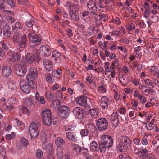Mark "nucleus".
I'll return each mask as SVG.
<instances>
[{
	"instance_id": "60",
	"label": "nucleus",
	"mask_w": 159,
	"mask_h": 159,
	"mask_svg": "<svg viewBox=\"0 0 159 159\" xmlns=\"http://www.w3.org/2000/svg\"><path fill=\"white\" fill-rule=\"evenodd\" d=\"M5 2V0H0V10H3L6 9V7L3 4Z\"/></svg>"
},
{
	"instance_id": "64",
	"label": "nucleus",
	"mask_w": 159,
	"mask_h": 159,
	"mask_svg": "<svg viewBox=\"0 0 159 159\" xmlns=\"http://www.w3.org/2000/svg\"><path fill=\"white\" fill-rule=\"evenodd\" d=\"M120 94L118 92H115L114 95V98L115 99L116 101H118L120 98Z\"/></svg>"
},
{
	"instance_id": "58",
	"label": "nucleus",
	"mask_w": 159,
	"mask_h": 159,
	"mask_svg": "<svg viewBox=\"0 0 159 159\" xmlns=\"http://www.w3.org/2000/svg\"><path fill=\"white\" fill-rule=\"evenodd\" d=\"M119 113L121 114H125L126 112V109L125 107H122L119 109Z\"/></svg>"
},
{
	"instance_id": "44",
	"label": "nucleus",
	"mask_w": 159,
	"mask_h": 159,
	"mask_svg": "<svg viewBox=\"0 0 159 159\" xmlns=\"http://www.w3.org/2000/svg\"><path fill=\"white\" fill-rule=\"evenodd\" d=\"M20 110L21 112L24 114L29 115L30 114V111L29 109L25 106H23L20 108Z\"/></svg>"
},
{
	"instance_id": "53",
	"label": "nucleus",
	"mask_w": 159,
	"mask_h": 159,
	"mask_svg": "<svg viewBox=\"0 0 159 159\" xmlns=\"http://www.w3.org/2000/svg\"><path fill=\"white\" fill-rule=\"evenodd\" d=\"M111 122L112 126L114 127H116L119 124V119H117L114 120H111Z\"/></svg>"
},
{
	"instance_id": "7",
	"label": "nucleus",
	"mask_w": 159,
	"mask_h": 159,
	"mask_svg": "<svg viewBox=\"0 0 159 159\" xmlns=\"http://www.w3.org/2000/svg\"><path fill=\"white\" fill-rule=\"evenodd\" d=\"M28 37L30 39L29 44L32 47H35L41 41L40 37L35 35L33 33L29 32L27 33Z\"/></svg>"
},
{
	"instance_id": "46",
	"label": "nucleus",
	"mask_w": 159,
	"mask_h": 159,
	"mask_svg": "<svg viewBox=\"0 0 159 159\" xmlns=\"http://www.w3.org/2000/svg\"><path fill=\"white\" fill-rule=\"evenodd\" d=\"M88 131L85 129H82L80 132V134L82 137L87 136L88 135Z\"/></svg>"
},
{
	"instance_id": "8",
	"label": "nucleus",
	"mask_w": 159,
	"mask_h": 159,
	"mask_svg": "<svg viewBox=\"0 0 159 159\" xmlns=\"http://www.w3.org/2000/svg\"><path fill=\"white\" fill-rule=\"evenodd\" d=\"M70 112L69 108L65 105H61L58 111L59 115L63 118H66Z\"/></svg>"
},
{
	"instance_id": "47",
	"label": "nucleus",
	"mask_w": 159,
	"mask_h": 159,
	"mask_svg": "<svg viewBox=\"0 0 159 159\" xmlns=\"http://www.w3.org/2000/svg\"><path fill=\"white\" fill-rule=\"evenodd\" d=\"M120 43L122 44H128L129 43V40L128 38H122L120 40Z\"/></svg>"
},
{
	"instance_id": "1",
	"label": "nucleus",
	"mask_w": 159,
	"mask_h": 159,
	"mask_svg": "<svg viewBox=\"0 0 159 159\" xmlns=\"http://www.w3.org/2000/svg\"><path fill=\"white\" fill-rule=\"evenodd\" d=\"M101 139L99 145L100 151L102 152H104L106 148H109L112 146L113 141L112 138L107 134L101 135Z\"/></svg>"
},
{
	"instance_id": "50",
	"label": "nucleus",
	"mask_w": 159,
	"mask_h": 159,
	"mask_svg": "<svg viewBox=\"0 0 159 159\" xmlns=\"http://www.w3.org/2000/svg\"><path fill=\"white\" fill-rule=\"evenodd\" d=\"M21 143L23 146H25L28 145L29 142L26 139L23 138L21 139Z\"/></svg>"
},
{
	"instance_id": "35",
	"label": "nucleus",
	"mask_w": 159,
	"mask_h": 159,
	"mask_svg": "<svg viewBox=\"0 0 159 159\" xmlns=\"http://www.w3.org/2000/svg\"><path fill=\"white\" fill-rule=\"evenodd\" d=\"M45 79L46 81L50 84H52L53 82L52 79V77L51 74H48L45 76Z\"/></svg>"
},
{
	"instance_id": "5",
	"label": "nucleus",
	"mask_w": 159,
	"mask_h": 159,
	"mask_svg": "<svg viewBox=\"0 0 159 159\" xmlns=\"http://www.w3.org/2000/svg\"><path fill=\"white\" fill-rule=\"evenodd\" d=\"M37 71L36 69L34 67H31L29 69V73L26 75L27 81H29L30 83L31 81L34 83L33 87L36 88L37 84L35 81V78L37 77Z\"/></svg>"
},
{
	"instance_id": "26",
	"label": "nucleus",
	"mask_w": 159,
	"mask_h": 159,
	"mask_svg": "<svg viewBox=\"0 0 159 159\" xmlns=\"http://www.w3.org/2000/svg\"><path fill=\"white\" fill-rule=\"evenodd\" d=\"M42 118L45 117H50L52 116V114L50 110L48 109H46L42 112Z\"/></svg>"
},
{
	"instance_id": "13",
	"label": "nucleus",
	"mask_w": 159,
	"mask_h": 159,
	"mask_svg": "<svg viewBox=\"0 0 159 159\" xmlns=\"http://www.w3.org/2000/svg\"><path fill=\"white\" fill-rule=\"evenodd\" d=\"M87 6L89 11L92 14L97 16V7L95 2L92 0H89L87 2Z\"/></svg>"
},
{
	"instance_id": "38",
	"label": "nucleus",
	"mask_w": 159,
	"mask_h": 159,
	"mask_svg": "<svg viewBox=\"0 0 159 159\" xmlns=\"http://www.w3.org/2000/svg\"><path fill=\"white\" fill-rule=\"evenodd\" d=\"M22 27L21 24L19 22H16L12 26V29L14 30H15L16 29H20Z\"/></svg>"
},
{
	"instance_id": "31",
	"label": "nucleus",
	"mask_w": 159,
	"mask_h": 159,
	"mask_svg": "<svg viewBox=\"0 0 159 159\" xmlns=\"http://www.w3.org/2000/svg\"><path fill=\"white\" fill-rule=\"evenodd\" d=\"M104 67L106 72L109 73L112 71L113 68L109 66L110 65L109 62H105L104 63Z\"/></svg>"
},
{
	"instance_id": "54",
	"label": "nucleus",
	"mask_w": 159,
	"mask_h": 159,
	"mask_svg": "<svg viewBox=\"0 0 159 159\" xmlns=\"http://www.w3.org/2000/svg\"><path fill=\"white\" fill-rule=\"evenodd\" d=\"M43 155V153L41 150L40 149H38L37 150L36 157L37 158H41Z\"/></svg>"
},
{
	"instance_id": "12",
	"label": "nucleus",
	"mask_w": 159,
	"mask_h": 159,
	"mask_svg": "<svg viewBox=\"0 0 159 159\" xmlns=\"http://www.w3.org/2000/svg\"><path fill=\"white\" fill-rule=\"evenodd\" d=\"M51 53L50 46L48 45H43L39 48V55L44 57L49 56Z\"/></svg>"
},
{
	"instance_id": "61",
	"label": "nucleus",
	"mask_w": 159,
	"mask_h": 159,
	"mask_svg": "<svg viewBox=\"0 0 159 159\" xmlns=\"http://www.w3.org/2000/svg\"><path fill=\"white\" fill-rule=\"evenodd\" d=\"M135 112L134 111H129L128 113L129 117L131 119H134L135 117L134 115Z\"/></svg>"
},
{
	"instance_id": "30",
	"label": "nucleus",
	"mask_w": 159,
	"mask_h": 159,
	"mask_svg": "<svg viewBox=\"0 0 159 159\" xmlns=\"http://www.w3.org/2000/svg\"><path fill=\"white\" fill-rule=\"evenodd\" d=\"M71 148L77 153H80V152L81 147L77 144H72L71 146Z\"/></svg>"
},
{
	"instance_id": "11",
	"label": "nucleus",
	"mask_w": 159,
	"mask_h": 159,
	"mask_svg": "<svg viewBox=\"0 0 159 159\" xmlns=\"http://www.w3.org/2000/svg\"><path fill=\"white\" fill-rule=\"evenodd\" d=\"M29 132L31 138H35L38 134L39 132L37 126L34 122H32L30 124Z\"/></svg>"
},
{
	"instance_id": "57",
	"label": "nucleus",
	"mask_w": 159,
	"mask_h": 159,
	"mask_svg": "<svg viewBox=\"0 0 159 159\" xmlns=\"http://www.w3.org/2000/svg\"><path fill=\"white\" fill-rule=\"evenodd\" d=\"M90 113L91 115L93 116H96L98 115L97 111L94 109H90Z\"/></svg>"
},
{
	"instance_id": "21",
	"label": "nucleus",
	"mask_w": 159,
	"mask_h": 159,
	"mask_svg": "<svg viewBox=\"0 0 159 159\" xmlns=\"http://www.w3.org/2000/svg\"><path fill=\"white\" fill-rule=\"evenodd\" d=\"M61 55V53L57 50L53 51L52 52V57L57 62H59L60 61V57Z\"/></svg>"
},
{
	"instance_id": "17",
	"label": "nucleus",
	"mask_w": 159,
	"mask_h": 159,
	"mask_svg": "<svg viewBox=\"0 0 159 159\" xmlns=\"http://www.w3.org/2000/svg\"><path fill=\"white\" fill-rule=\"evenodd\" d=\"M138 149H135L134 152L135 153L138 154L139 157H146V155L148 154V152L146 149L144 147H142L140 148L139 151L138 152Z\"/></svg>"
},
{
	"instance_id": "27",
	"label": "nucleus",
	"mask_w": 159,
	"mask_h": 159,
	"mask_svg": "<svg viewBox=\"0 0 159 159\" xmlns=\"http://www.w3.org/2000/svg\"><path fill=\"white\" fill-rule=\"evenodd\" d=\"M43 120L44 124L47 125L49 126L52 123V116L49 117H45L43 118Z\"/></svg>"
},
{
	"instance_id": "37",
	"label": "nucleus",
	"mask_w": 159,
	"mask_h": 159,
	"mask_svg": "<svg viewBox=\"0 0 159 159\" xmlns=\"http://www.w3.org/2000/svg\"><path fill=\"white\" fill-rule=\"evenodd\" d=\"M55 142L57 147L59 146L61 147L63 144V140L61 138L58 137L56 139Z\"/></svg>"
},
{
	"instance_id": "4",
	"label": "nucleus",
	"mask_w": 159,
	"mask_h": 159,
	"mask_svg": "<svg viewBox=\"0 0 159 159\" xmlns=\"http://www.w3.org/2000/svg\"><path fill=\"white\" fill-rule=\"evenodd\" d=\"M32 81H31L30 83L29 81H27L23 79H21L19 83V84L21 90L25 93L29 94L31 88L33 89H35L36 88L33 87L34 85Z\"/></svg>"
},
{
	"instance_id": "52",
	"label": "nucleus",
	"mask_w": 159,
	"mask_h": 159,
	"mask_svg": "<svg viewBox=\"0 0 159 159\" xmlns=\"http://www.w3.org/2000/svg\"><path fill=\"white\" fill-rule=\"evenodd\" d=\"M117 119H118L117 113L116 112H113L111 115V120H114Z\"/></svg>"
},
{
	"instance_id": "28",
	"label": "nucleus",
	"mask_w": 159,
	"mask_h": 159,
	"mask_svg": "<svg viewBox=\"0 0 159 159\" xmlns=\"http://www.w3.org/2000/svg\"><path fill=\"white\" fill-rule=\"evenodd\" d=\"M45 96L48 100L52 101L54 98L53 94L48 91H47L45 93Z\"/></svg>"
},
{
	"instance_id": "36",
	"label": "nucleus",
	"mask_w": 159,
	"mask_h": 159,
	"mask_svg": "<svg viewBox=\"0 0 159 159\" xmlns=\"http://www.w3.org/2000/svg\"><path fill=\"white\" fill-rule=\"evenodd\" d=\"M95 77L92 75L88 76L86 79V80L88 83L92 84L93 83L95 80Z\"/></svg>"
},
{
	"instance_id": "20",
	"label": "nucleus",
	"mask_w": 159,
	"mask_h": 159,
	"mask_svg": "<svg viewBox=\"0 0 159 159\" xmlns=\"http://www.w3.org/2000/svg\"><path fill=\"white\" fill-rule=\"evenodd\" d=\"M72 112L75 116L81 119L83 117V112L82 109L80 107H77L74 108Z\"/></svg>"
},
{
	"instance_id": "10",
	"label": "nucleus",
	"mask_w": 159,
	"mask_h": 159,
	"mask_svg": "<svg viewBox=\"0 0 159 159\" xmlns=\"http://www.w3.org/2000/svg\"><path fill=\"white\" fill-rule=\"evenodd\" d=\"M15 70L17 75L22 76L25 75L27 72V67L24 64H17L15 66Z\"/></svg>"
},
{
	"instance_id": "48",
	"label": "nucleus",
	"mask_w": 159,
	"mask_h": 159,
	"mask_svg": "<svg viewBox=\"0 0 159 159\" xmlns=\"http://www.w3.org/2000/svg\"><path fill=\"white\" fill-rule=\"evenodd\" d=\"M15 134V132H11L10 134H7L6 135V138L7 139L10 140L14 138Z\"/></svg>"
},
{
	"instance_id": "43",
	"label": "nucleus",
	"mask_w": 159,
	"mask_h": 159,
	"mask_svg": "<svg viewBox=\"0 0 159 159\" xmlns=\"http://www.w3.org/2000/svg\"><path fill=\"white\" fill-rule=\"evenodd\" d=\"M3 34L5 36L7 37H10L12 34L11 33V31L9 28H7L4 30L3 31Z\"/></svg>"
},
{
	"instance_id": "55",
	"label": "nucleus",
	"mask_w": 159,
	"mask_h": 159,
	"mask_svg": "<svg viewBox=\"0 0 159 159\" xmlns=\"http://www.w3.org/2000/svg\"><path fill=\"white\" fill-rule=\"evenodd\" d=\"M131 102L133 105V109H135L138 105V102L136 100L134 99L131 100Z\"/></svg>"
},
{
	"instance_id": "18",
	"label": "nucleus",
	"mask_w": 159,
	"mask_h": 159,
	"mask_svg": "<svg viewBox=\"0 0 159 159\" xmlns=\"http://www.w3.org/2000/svg\"><path fill=\"white\" fill-rule=\"evenodd\" d=\"M87 97L85 96H80L75 99L76 103L79 105L84 106L87 104Z\"/></svg>"
},
{
	"instance_id": "16",
	"label": "nucleus",
	"mask_w": 159,
	"mask_h": 159,
	"mask_svg": "<svg viewBox=\"0 0 159 159\" xmlns=\"http://www.w3.org/2000/svg\"><path fill=\"white\" fill-rule=\"evenodd\" d=\"M43 64L45 70L50 71L53 69V64L51 61L47 59H44L43 60Z\"/></svg>"
},
{
	"instance_id": "22",
	"label": "nucleus",
	"mask_w": 159,
	"mask_h": 159,
	"mask_svg": "<svg viewBox=\"0 0 159 159\" xmlns=\"http://www.w3.org/2000/svg\"><path fill=\"white\" fill-rule=\"evenodd\" d=\"M66 137L69 140L75 142L77 140V137L75 134L73 132H68L66 133Z\"/></svg>"
},
{
	"instance_id": "40",
	"label": "nucleus",
	"mask_w": 159,
	"mask_h": 159,
	"mask_svg": "<svg viewBox=\"0 0 159 159\" xmlns=\"http://www.w3.org/2000/svg\"><path fill=\"white\" fill-rule=\"evenodd\" d=\"M42 148L45 150H47L48 149L49 147V149H50L51 150H52V146L51 145H50L48 144V143L47 142L44 141L43 144L42 145Z\"/></svg>"
},
{
	"instance_id": "63",
	"label": "nucleus",
	"mask_w": 159,
	"mask_h": 159,
	"mask_svg": "<svg viewBox=\"0 0 159 159\" xmlns=\"http://www.w3.org/2000/svg\"><path fill=\"white\" fill-rule=\"evenodd\" d=\"M8 102L10 104H15L16 102V100L14 98H10L8 100Z\"/></svg>"
},
{
	"instance_id": "29",
	"label": "nucleus",
	"mask_w": 159,
	"mask_h": 159,
	"mask_svg": "<svg viewBox=\"0 0 159 159\" xmlns=\"http://www.w3.org/2000/svg\"><path fill=\"white\" fill-rule=\"evenodd\" d=\"M24 102L28 107H31L34 105L32 99L30 98H26L24 100Z\"/></svg>"
},
{
	"instance_id": "6",
	"label": "nucleus",
	"mask_w": 159,
	"mask_h": 159,
	"mask_svg": "<svg viewBox=\"0 0 159 159\" xmlns=\"http://www.w3.org/2000/svg\"><path fill=\"white\" fill-rule=\"evenodd\" d=\"M70 5V8L71 10L69 12V14L72 19L78 20L79 16L78 11L80 9V7L78 4L75 3H69Z\"/></svg>"
},
{
	"instance_id": "34",
	"label": "nucleus",
	"mask_w": 159,
	"mask_h": 159,
	"mask_svg": "<svg viewBox=\"0 0 159 159\" xmlns=\"http://www.w3.org/2000/svg\"><path fill=\"white\" fill-rule=\"evenodd\" d=\"M12 57L14 61H18L20 58L21 55L18 52H14L12 54Z\"/></svg>"
},
{
	"instance_id": "19",
	"label": "nucleus",
	"mask_w": 159,
	"mask_h": 159,
	"mask_svg": "<svg viewBox=\"0 0 159 159\" xmlns=\"http://www.w3.org/2000/svg\"><path fill=\"white\" fill-rule=\"evenodd\" d=\"M12 72V69L10 66H4L2 68V74L4 77H9L11 75Z\"/></svg>"
},
{
	"instance_id": "32",
	"label": "nucleus",
	"mask_w": 159,
	"mask_h": 159,
	"mask_svg": "<svg viewBox=\"0 0 159 159\" xmlns=\"http://www.w3.org/2000/svg\"><path fill=\"white\" fill-rule=\"evenodd\" d=\"M139 88L141 90L142 92L146 95H148L149 93V91L148 88L145 86L143 85H140Z\"/></svg>"
},
{
	"instance_id": "45",
	"label": "nucleus",
	"mask_w": 159,
	"mask_h": 159,
	"mask_svg": "<svg viewBox=\"0 0 159 159\" xmlns=\"http://www.w3.org/2000/svg\"><path fill=\"white\" fill-rule=\"evenodd\" d=\"M94 27L90 26L88 28V32L90 35H93L94 34Z\"/></svg>"
},
{
	"instance_id": "24",
	"label": "nucleus",
	"mask_w": 159,
	"mask_h": 159,
	"mask_svg": "<svg viewBox=\"0 0 159 159\" xmlns=\"http://www.w3.org/2000/svg\"><path fill=\"white\" fill-rule=\"evenodd\" d=\"M90 149L93 151H98L99 150L98 145L96 141H93L90 144Z\"/></svg>"
},
{
	"instance_id": "33",
	"label": "nucleus",
	"mask_w": 159,
	"mask_h": 159,
	"mask_svg": "<svg viewBox=\"0 0 159 159\" xmlns=\"http://www.w3.org/2000/svg\"><path fill=\"white\" fill-rule=\"evenodd\" d=\"M119 60L118 58H116L114 59L112 63L111 66L113 67H115L116 68H119L120 66V65L119 64Z\"/></svg>"
},
{
	"instance_id": "59",
	"label": "nucleus",
	"mask_w": 159,
	"mask_h": 159,
	"mask_svg": "<svg viewBox=\"0 0 159 159\" xmlns=\"http://www.w3.org/2000/svg\"><path fill=\"white\" fill-rule=\"evenodd\" d=\"M119 36H120L121 35H122L124 34L125 33V29L121 27L119 28Z\"/></svg>"
},
{
	"instance_id": "42",
	"label": "nucleus",
	"mask_w": 159,
	"mask_h": 159,
	"mask_svg": "<svg viewBox=\"0 0 159 159\" xmlns=\"http://www.w3.org/2000/svg\"><path fill=\"white\" fill-rule=\"evenodd\" d=\"M8 86L9 88L12 90H15L16 88V84L12 82H8Z\"/></svg>"
},
{
	"instance_id": "56",
	"label": "nucleus",
	"mask_w": 159,
	"mask_h": 159,
	"mask_svg": "<svg viewBox=\"0 0 159 159\" xmlns=\"http://www.w3.org/2000/svg\"><path fill=\"white\" fill-rule=\"evenodd\" d=\"M146 126L147 129L148 130H152L153 128V125L150 123V122H147Z\"/></svg>"
},
{
	"instance_id": "9",
	"label": "nucleus",
	"mask_w": 159,
	"mask_h": 159,
	"mask_svg": "<svg viewBox=\"0 0 159 159\" xmlns=\"http://www.w3.org/2000/svg\"><path fill=\"white\" fill-rule=\"evenodd\" d=\"M96 126L99 130H104L108 126V121L106 119L102 118L97 121Z\"/></svg>"
},
{
	"instance_id": "23",
	"label": "nucleus",
	"mask_w": 159,
	"mask_h": 159,
	"mask_svg": "<svg viewBox=\"0 0 159 159\" xmlns=\"http://www.w3.org/2000/svg\"><path fill=\"white\" fill-rule=\"evenodd\" d=\"M35 99L38 100L39 102L41 104H44L45 103V100L44 97L43 96H40L39 94L37 92L35 95Z\"/></svg>"
},
{
	"instance_id": "39",
	"label": "nucleus",
	"mask_w": 159,
	"mask_h": 159,
	"mask_svg": "<svg viewBox=\"0 0 159 159\" xmlns=\"http://www.w3.org/2000/svg\"><path fill=\"white\" fill-rule=\"evenodd\" d=\"M141 82L142 84L147 86H150L152 84V81L151 80L147 78L142 80Z\"/></svg>"
},
{
	"instance_id": "2",
	"label": "nucleus",
	"mask_w": 159,
	"mask_h": 159,
	"mask_svg": "<svg viewBox=\"0 0 159 159\" xmlns=\"http://www.w3.org/2000/svg\"><path fill=\"white\" fill-rule=\"evenodd\" d=\"M117 143L119 149L121 152H124L125 150L131 147V141L126 136L120 137L118 140Z\"/></svg>"
},
{
	"instance_id": "25",
	"label": "nucleus",
	"mask_w": 159,
	"mask_h": 159,
	"mask_svg": "<svg viewBox=\"0 0 159 159\" xmlns=\"http://www.w3.org/2000/svg\"><path fill=\"white\" fill-rule=\"evenodd\" d=\"M63 148L61 147H58L57 149V155L58 157L61 158L63 157Z\"/></svg>"
},
{
	"instance_id": "49",
	"label": "nucleus",
	"mask_w": 159,
	"mask_h": 159,
	"mask_svg": "<svg viewBox=\"0 0 159 159\" xmlns=\"http://www.w3.org/2000/svg\"><path fill=\"white\" fill-rule=\"evenodd\" d=\"M80 151L79 153L84 155L87 154L88 152L87 149L84 147H81Z\"/></svg>"
},
{
	"instance_id": "62",
	"label": "nucleus",
	"mask_w": 159,
	"mask_h": 159,
	"mask_svg": "<svg viewBox=\"0 0 159 159\" xmlns=\"http://www.w3.org/2000/svg\"><path fill=\"white\" fill-rule=\"evenodd\" d=\"M158 70V68L156 66H152L151 69V72L155 75Z\"/></svg>"
},
{
	"instance_id": "51",
	"label": "nucleus",
	"mask_w": 159,
	"mask_h": 159,
	"mask_svg": "<svg viewBox=\"0 0 159 159\" xmlns=\"http://www.w3.org/2000/svg\"><path fill=\"white\" fill-rule=\"evenodd\" d=\"M7 4L11 7H14L15 5V2L14 0H6Z\"/></svg>"
},
{
	"instance_id": "15",
	"label": "nucleus",
	"mask_w": 159,
	"mask_h": 159,
	"mask_svg": "<svg viewBox=\"0 0 159 159\" xmlns=\"http://www.w3.org/2000/svg\"><path fill=\"white\" fill-rule=\"evenodd\" d=\"M40 59V58L39 57H37L30 53H28L25 58V61L29 63H32L35 60L37 62H39Z\"/></svg>"
},
{
	"instance_id": "3",
	"label": "nucleus",
	"mask_w": 159,
	"mask_h": 159,
	"mask_svg": "<svg viewBox=\"0 0 159 159\" xmlns=\"http://www.w3.org/2000/svg\"><path fill=\"white\" fill-rule=\"evenodd\" d=\"M13 40L15 42H18L19 50L20 51L25 47L26 43L28 42L26 34H24L23 36H20L18 34H14L13 36Z\"/></svg>"
},
{
	"instance_id": "14",
	"label": "nucleus",
	"mask_w": 159,
	"mask_h": 159,
	"mask_svg": "<svg viewBox=\"0 0 159 159\" xmlns=\"http://www.w3.org/2000/svg\"><path fill=\"white\" fill-rule=\"evenodd\" d=\"M112 102V99L107 96H103L101 99V106L103 109H107L108 105H110Z\"/></svg>"
},
{
	"instance_id": "41",
	"label": "nucleus",
	"mask_w": 159,
	"mask_h": 159,
	"mask_svg": "<svg viewBox=\"0 0 159 159\" xmlns=\"http://www.w3.org/2000/svg\"><path fill=\"white\" fill-rule=\"evenodd\" d=\"M97 90L100 93H106V91L105 87L102 85L99 86L97 88Z\"/></svg>"
}]
</instances>
